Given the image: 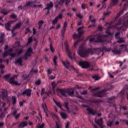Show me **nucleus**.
<instances>
[{
    "label": "nucleus",
    "instance_id": "obj_1",
    "mask_svg": "<svg viewBox=\"0 0 128 128\" xmlns=\"http://www.w3.org/2000/svg\"><path fill=\"white\" fill-rule=\"evenodd\" d=\"M78 52L79 56L82 58H86V56H88V54H100L102 52L100 48H99L89 49L88 52H86L84 47L80 46Z\"/></svg>",
    "mask_w": 128,
    "mask_h": 128
},
{
    "label": "nucleus",
    "instance_id": "obj_2",
    "mask_svg": "<svg viewBox=\"0 0 128 128\" xmlns=\"http://www.w3.org/2000/svg\"><path fill=\"white\" fill-rule=\"evenodd\" d=\"M112 86L110 84L107 85V90H104L101 92H98V88H100L98 87L93 90H92V92H93L94 96H97L98 98H102L106 94L107 90H110V88H112Z\"/></svg>",
    "mask_w": 128,
    "mask_h": 128
},
{
    "label": "nucleus",
    "instance_id": "obj_3",
    "mask_svg": "<svg viewBox=\"0 0 128 128\" xmlns=\"http://www.w3.org/2000/svg\"><path fill=\"white\" fill-rule=\"evenodd\" d=\"M117 26H120L119 27L120 30H122V28L124 26V28H126L128 26V17H125L123 20L120 22V23L117 24Z\"/></svg>",
    "mask_w": 128,
    "mask_h": 128
},
{
    "label": "nucleus",
    "instance_id": "obj_4",
    "mask_svg": "<svg viewBox=\"0 0 128 128\" xmlns=\"http://www.w3.org/2000/svg\"><path fill=\"white\" fill-rule=\"evenodd\" d=\"M35 4H40V2H36V0H35L34 2H26V4L24 5V6H32L33 8H41L42 6V4L36 5Z\"/></svg>",
    "mask_w": 128,
    "mask_h": 128
},
{
    "label": "nucleus",
    "instance_id": "obj_5",
    "mask_svg": "<svg viewBox=\"0 0 128 128\" xmlns=\"http://www.w3.org/2000/svg\"><path fill=\"white\" fill-rule=\"evenodd\" d=\"M84 28V26H83L78 29V34H74L73 38L74 40H76V38H80L82 36V34H84V30H82Z\"/></svg>",
    "mask_w": 128,
    "mask_h": 128
},
{
    "label": "nucleus",
    "instance_id": "obj_6",
    "mask_svg": "<svg viewBox=\"0 0 128 128\" xmlns=\"http://www.w3.org/2000/svg\"><path fill=\"white\" fill-rule=\"evenodd\" d=\"M18 78V76L14 75L12 78H10L9 80H8V82H10L11 84H15V86H20V84L18 82L14 80V78Z\"/></svg>",
    "mask_w": 128,
    "mask_h": 128
},
{
    "label": "nucleus",
    "instance_id": "obj_7",
    "mask_svg": "<svg viewBox=\"0 0 128 128\" xmlns=\"http://www.w3.org/2000/svg\"><path fill=\"white\" fill-rule=\"evenodd\" d=\"M68 88H60L57 90L58 94H60L62 96H65V98L68 96Z\"/></svg>",
    "mask_w": 128,
    "mask_h": 128
},
{
    "label": "nucleus",
    "instance_id": "obj_8",
    "mask_svg": "<svg viewBox=\"0 0 128 128\" xmlns=\"http://www.w3.org/2000/svg\"><path fill=\"white\" fill-rule=\"evenodd\" d=\"M78 64L82 68H88L90 66V63L86 61H80Z\"/></svg>",
    "mask_w": 128,
    "mask_h": 128
},
{
    "label": "nucleus",
    "instance_id": "obj_9",
    "mask_svg": "<svg viewBox=\"0 0 128 128\" xmlns=\"http://www.w3.org/2000/svg\"><path fill=\"white\" fill-rule=\"evenodd\" d=\"M94 122L96 124H98L101 128H106V126H104V119L102 118H100L99 120H96V118H95Z\"/></svg>",
    "mask_w": 128,
    "mask_h": 128
},
{
    "label": "nucleus",
    "instance_id": "obj_10",
    "mask_svg": "<svg viewBox=\"0 0 128 128\" xmlns=\"http://www.w3.org/2000/svg\"><path fill=\"white\" fill-rule=\"evenodd\" d=\"M62 18H64V16H62V13L60 14L52 21V24H58V20H62Z\"/></svg>",
    "mask_w": 128,
    "mask_h": 128
},
{
    "label": "nucleus",
    "instance_id": "obj_11",
    "mask_svg": "<svg viewBox=\"0 0 128 128\" xmlns=\"http://www.w3.org/2000/svg\"><path fill=\"white\" fill-rule=\"evenodd\" d=\"M89 20L91 22H92L94 24L90 25L88 26V28H94V26H96V19L94 18L92 15H90L89 17Z\"/></svg>",
    "mask_w": 128,
    "mask_h": 128
},
{
    "label": "nucleus",
    "instance_id": "obj_12",
    "mask_svg": "<svg viewBox=\"0 0 128 128\" xmlns=\"http://www.w3.org/2000/svg\"><path fill=\"white\" fill-rule=\"evenodd\" d=\"M8 97V91L6 90H3L2 94L0 95V98H2L3 100H6V98Z\"/></svg>",
    "mask_w": 128,
    "mask_h": 128
},
{
    "label": "nucleus",
    "instance_id": "obj_13",
    "mask_svg": "<svg viewBox=\"0 0 128 128\" xmlns=\"http://www.w3.org/2000/svg\"><path fill=\"white\" fill-rule=\"evenodd\" d=\"M33 54L32 48H29L25 54V56L26 58H30V56H32Z\"/></svg>",
    "mask_w": 128,
    "mask_h": 128
},
{
    "label": "nucleus",
    "instance_id": "obj_14",
    "mask_svg": "<svg viewBox=\"0 0 128 128\" xmlns=\"http://www.w3.org/2000/svg\"><path fill=\"white\" fill-rule=\"evenodd\" d=\"M50 116H52V118L56 120V122L58 124H61L60 122V118H58V116H56V114H53L52 112H50Z\"/></svg>",
    "mask_w": 128,
    "mask_h": 128
},
{
    "label": "nucleus",
    "instance_id": "obj_15",
    "mask_svg": "<svg viewBox=\"0 0 128 128\" xmlns=\"http://www.w3.org/2000/svg\"><path fill=\"white\" fill-rule=\"evenodd\" d=\"M22 94L23 96H24V94H26L27 96H32V90L26 89L24 92H22Z\"/></svg>",
    "mask_w": 128,
    "mask_h": 128
},
{
    "label": "nucleus",
    "instance_id": "obj_16",
    "mask_svg": "<svg viewBox=\"0 0 128 128\" xmlns=\"http://www.w3.org/2000/svg\"><path fill=\"white\" fill-rule=\"evenodd\" d=\"M96 39L90 38V42H100L102 40V36L100 35H97L95 36Z\"/></svg>",
    "mask_w": 128,
    "mask_h": 128
},
{
    "label": "nucleus",
    "instance_id": "obj_17",
    "mask_svg": "<svg viewBox=\"0 0 128 128\" xmlns=\"http://www.w3.org/2000/svg\"><path fill=\"white\" fill-rule=\"evenodd\" d=\"M65 44L66 50L67 52V54L68 56L72 60V55L70 54V48H68V42H66Z\"/></svg>",
    "mask_w": 128,
    "mask_h": 128
},
{
    "label": "nucleus",
    "instance_id": "obj_18",
    "mask_svg": "<svg viewBox=\"0 0 128 128\" xmlns=\"http://www.w3.org/2000/svg\"><path fill=\"white\" fill-rule=\"evenodd\" d=\"M22 26V22H19L18 24H16L13 28L12 30V34H13V36H16V33L14 32V30L18 28H20V26Z\"/></svg>",
    "mask_w": 128,
    "mask_h": 128
},
{
    "label": "nucleus",
    "instance_id": "obj_19",
    "mask_svg": "<svg viewBox=\"0 0 128 128\" xmlns=\"http://www.w3.org/2000/svg\"><path fill=\"white\" fill-rule=\"evenodd\" d=\"M12 116L14 117L16 120L18 119L20 116V113H18V110H16L12 112Z\"/></svg>",
    "mask_w": 128,
    "mask_h": 128
},
{
    "label": "nucleus",
    "instance_id": "obj_20",
    "mask_svg": "<svg viewBox=\"0 0 128 128\" xmlns=\"http://www.w3.org/2000/svg\"><path fill=\"white\" fill-rule=\"evenodd\" d=\"M66 26H68V22L66 21L64 22V24L62 30V36H64V32H66Z\"/></svg>",
    "mask_w": 128,
    "mask_h": 128
},
{
    "label": "nucleus",
    "instance_id": "obj_21",
    "mask_svg": "<svg viewBox=\"0 0 128 128\" xmlns=\"http://www.w3.org/2000/svg\"><path fill=\"white\" fill-rule=\"evenodd\" d=\"M46 8H45L44 10H50L52 8L54 7V3L52 2H50V4H46Z\"/></svg>",
    "mask_w": 128,
    "mask_h": 128
},
{
    "label": "nucleus",
    "instance_id": "obj_22",
    "mask_svg": "<svg viewBox=\"0 0 128 128\" xmlns=\"http://www.w3.org/2000/svg\"><path fill=\"white\" fill-rule=\"evenodd\" d=\"M12 10H6V9H2L1 10H0V12L1 14H4V16H6V14H8L9 12H12Z\"/></svg>",
    "mask_w": 128,
    "mask_h": 128
},
{
    "label": "nucleus",
    "instance_id": "obj_23",
    "mask_svg": "<svg viewBox=\"0 0 128 128\" xmlns=\"http://www.w3.org/2000/svg\"><path fill=\"white\" fill-rule=\"evenodd\" d=\"M67 92V96H74V91L72 89H68Z\"/></svg>",
    "mask_w": 128,
    "mask_h": 128
},
{
    "label": "nucleus",
    "instance_id": "obj_24",
    "mask_svg": "<svg viewBox=\"0 0 128 128\" xmlns=\"http://www.w3.org/2000/svg\"><path fill=\"white\" fill-rule=\"evenodd\" d=\"M86 110H88L89 114H92V116H94V114H96V111L95 110H94V109H92L90 108H88Z\"/></svg>",
    "mask_w": 128,
    "mask_h": 128
},
{
    "label": "nucleus",
    "instance_id": "obj_25",
    "mask_svg": "<svg viewBox=\"0 0 128 128\" xmlns=\"http://www.w3.org/2000/svg\"><path fill=\"white\" fill-rule=\"evenodd\" d=\"M62 64H63L64 68H68V70L69 66H70V62L66 60V62L62 61Z\"/></svg>",
    "mask_w": 128,
    "mask_h": 128
},
{
    "label": "nucleus",
    "instance_id": "obj_26",
    "mask_svg": "<svg viewBox=\"0 0 128 128\" xmlns=\"http://www.w3.org/2000/svg\"><path fill=\"white\" fill-rule=\"evenodd\" d=\"M28 126V122L26 121H22L18 125L19 128H24Z\"/></svg>",
    "mask_w": 128,
    "mask_h": 128
},
{
    "label": "nucleus",
    "instance_id": "obj_27",
    "mask_svg": "<svg viewBox=\"0 0 128 128\" xmlns=\"http://www.w3.org/2000/svg\"><path fill=\"white\" fill-rule=\"evenodd\" d=\"M14 64H18V66H22V58H19L15 62Z\"/></svg>",
    "mask_w": 128,
    "mask_h": 128
},
{
    "label": "nucleus",
    "instance_id": "obj_28",
    "mask_svg": "<svg viewBox=\"0 0 128 128\" xmlns=\"http://www.w3.org/2000/svg\"><path fill=\"white\" fill-rule=\"evenodd\" d=\"M112 52L114 54H122V50H118L116 49L112 50Z\"/></svg>",
    "mask_w": 128,
    "mask_h": 128
},
{
    "label": "nucleus",
    "instance_id": "obj_29",
    "mask_svg": "<svg viewBox=\"0 0 128 128\" xmlns=\"http://www.w3.org/2000/svg\"><path fill=\"white\" fill-rule=\"evenodd\" d=\"M64 106L65 108L67 110V112H70V108H68V102H64Z\"/></svg>",
    "mask_w": 128,
    "mask_h": 128
},
{
    "label": "nucleus",
    "instance_id": "obj_30",
    "mask_svg": "<svg viewBox=\"0 0 128 128\" xmlns=\"http://www.w3.org/2000/svg\"><path fill=\"white\" fill-rule=\"evenodd\" d=\"M60 114L63 120H66V118H68V114H66L64 112H61Z\"/></svg>",
    "mask_w": 128,
    "mask_h": 128
},
{
    "label": "nucleus",
    "instance_id": "obj_31",
    "mask_svg": "<svg viewBox=\"0 0 128 128\" xmlns=\"http://www.w3.org/2000/svg\"><path fill=\"white\" fill-rule=\"evenodd\" d=\"M12 22H8L6 24H5L6 28L8 30H10V24Z\"/></svg>",
    "mask_w": 128,
    "mask_h": 128
},
{
    "label": "nucleus",
    "instance_id": "obj_32",
    "mask_svg": "<svg viewBox=\"0 0 128 128\" xmlns=\"http://www.w3.org/2000/svg\"><path fill=\"white\" fill-rule=\"evenodd\" d=\"M38 28H41L42 27V24H44V20H40L38 22Z\"/></svg>",
    "mask_w": 128,
    "mask_h": 128
},
{
    "label": "nucleus",
    "instance_id": "obj_33",
    "mask_svg": "<svg viewBox=\"0 0 128 128\" xmlns=\"http://www.w3.org/2000/svg\"><path fill=\"white\" fill-rule=\"evenodd\" d=\"M4 33H2L0 36V42H4Z\"/></svg>",
    "mask_w": 128,
    "mask_h": 128
},
{
    "label": "nucleus",
    "instance_id": "obj_34",
    "mask_svg": "<svg viewBox=\"0 0 128 128\" xmlns=\"http://www.w3.org/2000/svg\"><path fill=\"white\" fill-rule=\"evenodd\" d=\"M56 60H58V56H55L53 59V62L54 64V66L58 65V62H56Z\"/></svg>",
    "mask_w": 128,
    "mask_h": 128
},
{
    "label": "nucleus",
    "instance_id": "obj_35",
    "mask_svg": "<svg viewBox=\"0 0 128 128\" xmlns=\"http://www.w3.org/2000/svg\"><path fill=\"white\" fill-rule=\"evenodd\" d=\"M10 74H8L6 75L5 76H4L3 78H4V80H6L7 82H8V79L10 78Z\"/></svg>",
    "mask_w": 128,
    "mask_h": 128
},
{
    "label": "nucleus",
    "instance_id": "obj_36",
    "mask_svg": "<svg viewBox=\"0 0 128 128\" xmlns=\"http://www.w3.org/2000/svg\"><path fill=\"white\" fill-rule=\"evenodd\" d=\"M42 106L44 110V112H46L47 110H48V108H46V103H43L42 104Z\"/></svg>",
    "mask_w": 128,
    "mask_h": 128
},
{
    "label": "nucleus",
    "instance_id": "obj_37",
    "mask_svg": "<svg viewBox=\"0 0 128 128\" xmlns=\"http://www.w3.org/2000/svg\"><path fill=\"white\" fill-rule=\"evenodd\" d=\"M110 14V12H108L107 13H106V12L104 13V17L103 18H100V20H104V18H106V16H108Z\"/></svg>",
    "mask_w": 128,
    "mask_h": 128
},
{
    "label": "nucleus",
    "instance_id": "obj_38",
    "mask_svg": "<svg viewBox=\"0 0 128 128\" xmlns=\"http://www.w3.org/2000/svg\"><path fill=\"white\" fill-rule=\"evenodd\" d=\"M12 100L13 104H16V96L12 97Z\"/></svg>",
    "mask_w": 128,
    "mask_h": 128
},
{
    "label": "nucleus",
    "instance_id": "obj_39",
    "mask_svg": "<svg viewBox=\"0 0 128 128\" xmlns=\"http://www.w3.org/2000/svg\"><path fill=\"white\" fill-rule=\"evenodd\" d=\"M44 123L42 124H39L36 126V128H44Z\"/></svg>",
    "mask_w": 128,
    "mask_h": 128
},
{
    "label": "nucleus",
    "instance_id": "obj_40",
    "mask_svg": "<svg viewBox=\"0 0 128 128\" xmlns=\"http://www.w3.org/2000/svg\"><path fill=\"white\" fill-rule=\"evenodd\" d=\"M78 40L75 42L74 44V46H72V48H76L78 47Z\"/></svg>",
    "mask_w": 128,
    "mask_h": 128
},
{
    "label": "nucleus",
    "instance_id": "obj_41",
    "mask_svg": "<svg viewBox=\"0 0 128 128\" xmlns=\"http://www.w3.org/2000/svg\"><path fill=\"white\" fill-rule=\"evenodd\" d=\"M56 128H62V123L56 122Z\"/></svg>",
    "mask_w": 128,
    "mask_h": 128
},
{
    "label": "nucleus",
    "instance_id": "obj_42",
    "mask_svg": "<svg viewBox=\"0 0 128 128\" xmlns=\"http://www.w3.org/2000/svg\"><path fill=\"white\" fill-rule=\"evenodd\" d=\"M124 10H121L118 14L116 16V18H120V14H124Z\"/></svg>",
    "mask_w": 128,
    "mask_h": 128
},
{
    "label": "nucleus",
    "instance_id": "obj_43",
    "mask_svg": "<svg viewBox=\"0 0 128 128\" xmlns=\"http://www.w3.org/2000/svg\"><path fill=\"white\" fill-rule=\"evenodd\" d=\"M114 121H112V122H108L107 123V126H114Z\"/></svg>",
    "mask_w": 128,
    "mask_h": 128
},
{
    "label": "nucleus",
    "instance_id": "obj_44",
    "mask_svg": "<svg viewBox=\"0 0 128 128\" xmlns=\"http://www.w3.org/2000/svg\"><path fill=\"white\" fill-rule=\"evenodd\" d=\"M118 0H112V3L114 6H116V4H118Z\"/></svg>",
    "mask_w": 128,
    "mask_h": 128
},
{
    "label": "nucleus",
    "instance_id": "obj_45",
    "mask_svg": "<svg viewBox=\"0 0 128 128\" xmlns=\"http://www.w3.org/2000/svg\"><path fill=\"white\" fill-rule=\"evenodd\" d=\"M22 49H19L18 51H17V54L18 56H20V54H22Z\"/></svg>",
    "mask_w": 128,
    "mask_h": 128
},
{
    "label": "nucleus",
    "instance_id": "obj_46",
    "mask_svg": "<svg viewBox=\"0 0 128 128\" xmlns=\"http://www.w3.org/2000/svg\"><path fill=\"white\" fill-rule=\"evenodd\" d=\"M32 42V37L30 38L28 40V45H30Z\"/></svg>",
    "mask_w": 128,
    "mask_h": 128
},
{
    "label": "nucleus",
    "instance_id": "obj_47",
    "mask_svg": "<svg viewBox=\"0 0 128 128\" xmlns=\"http://www.w3.org/2000/svg\"><path fill=\"white\" fill-rule=\"evenodd\" d=\"M116 42H120V44L122 42H124V38H119L118 40Z\"/></svg>",
    "mask_w": 128,
    "mask_h": 128
},
{
    "label": "nucleus",
    "instance_id": "obj_48",
    "mask_svg": "<svg viewBox=\"0 0 128 128\" xmlns=\"http://www.w3.org/2000/svg\"><path fill=\"white\" fill-rule=\"evenodd\" d=\"M92 78H94L95 80H100V77L98 76H92Z\"/></svg>",
    "mask_w": 128,
    "mask_h": 128
},
{
    "label": "nucleus",
    "instance_id": "obj_49",
    "mask_svg": "<svg viewBox=\"0 0 128 128\" xmlns=\"http://www.w3.org/2000/svg\"><path fill=\"white\" fill-rule=\"evenodd\" d=\"M56 104L60 108H62V104L60 103V102H58V103H56Z\"/></svg>",
    "mask_w": 128,
    "mask_h": 128
},
{
    "label": "nucleus",
    "instance_id": "obj_50",
    "mask_svg": "<svg viewBox=\"0 0 128 128\" xmlns=\"http://www.w3.org/2000/svg\"><path fill=\"white\" fill-rule=\"evenodd\" d=\"M50 50L52 52H54V47L52 46V44H50Z\"/></svg>",
    "mask_w": 128,
    "mask_h": 128
},
{
    "label": "nucleus",
    "instance_id": "obj_51",
    "mask_svg": "<svg viewBox=\"0 0 128 128\" xmlns=\"http://www.w3.org/2000/svg\"><path fill=\"white\" fill-rule=\"evenodd\" d=\"M4 116H6V115H4V113L2 112L0 115V120H2V118H4Z\"/></svg>",
    "mask_w": 128,
    "mask_h": 128
},
{
    "label": "nucleus",
    "instance_id": "obj_52",
    "mask_svg": "<svg viewBox=\"0 0 128 128\" xmlns=\"http://www.w3.org/2000/svg\"><path fill=\"white\" fill-rule=\"evenodd\" d=\"M10 18H18V16H16V14H12L10 16Z\"/></svg>",
    "mask_w": 128,
    "mask_h": 128
},
{
    "label": "nucleus",
    "instance_id": "obj_53",
    "mask_svg": "<svg viewBox=\"0 0 128 128\" xmlns=\"http://www.w3.org/2000/svg\"><path fill=\"white\" fill-rule=\"evenodd\" d=\"M12 50H14V49L12 48H11L8 51H7V52H8V54H10V56L11 54Z\"/></svg>",
    "mask_w": 128,
    "mask_h": 128
},
{
    "label": "nucleus",
    "instance_id": "obj_54",
    "mask_svg": "<svg viewBox=\"0 0 128 128\" xmlns=\"http://www.w3.org/2000/svg\"><path fill=\"white\" fill-rule=\"evenodd\" d=\"M76 98H82V96H80V94H78V92L76 91Z\"/></svg>",
    "mask_w": 128,
    "mask_h": 128
},
{
    "label": "nucleus",
    "instance_id": "obj_55",
    "mask_svg": "<svg viewBox=\"0 0 128 128\" xmlns=\"http://www.w3.org/2000/svg\"><path fill=\"white\" fill-rule=\"evenodd\" d=\"M102 8H106V3H104L103 2H102Z\"/></svg>",
    "mask_w": 128,
    "mask_h": 128
},
{
    "label": "nucleus",
    "instance_id": "obj_56",
    "mask_svg": "<svg viewBox=\"0 0 128 128\" xmlns=\"http://www.w3.org/2000/svg\"><path fill=\"white\" fill-rule=\"evenodd\" d=\"M17 53H12L10 54V56L12 58H14V56H16Z\"/></svg>",
    "mask_w": 128,
    "mask_h": 128
},
{
    "label": "nucleus",
    "instance_id": "obj_57",
    "mask_svg": "<svg viewBox=\"0 0 128 128\" xmlns=\"http://www.w3.org/2000/svg\"><path fill=\"white\" fill-rule=\"evenodd\" d=\"M66 1L65 5L68 6L70 4V0H65Z\"/></svg>",
    "mask_w": 128,
    "mask_h": 128
},
{
    "label": "nucleus",
    "instance_id": "obj_58",
    "mask_svg": "<svg viewBox=\"0 0 128 128\" xmlns=\"http://www.w3.org/2000/svg\"><path fill=\"white\" fill-rule=\"evenodd\" d=\"M44 94H46L44 88L42 89L41 96H42Z\"/></svg>",
    "mask_w": 128,
    "mask_h": 128
},
{
    "label": "nucleus",
    "instance_id": "obj_59",
    "mask_svg": "<svg viewBox=\"0 0 128 128\" xmlns=\"http://www.w3.org/2000/svg\"><path fill=\"white\" fill-rule=\"evenodd\" d=\"M108 30H110V27L108 28L106 32V34H108V36H110L112 34V33L108 31Z\"/></svg>",
    "mask_w": 128,
    "mask_h": 128
},
{
    "label": "nucleus",
    "instance_id": "obj_60",
    "mask_svg": "<svg viewBox=\"0 0 128 128\" xmlns=\"http://www.w3.org/2000/svg\"><path fill=\"white\" fill-rule=\"evenodd\" d=\"M8 54H8V52H4V58H6V56H8Z\"/></svg>",
    "mask_w": 128,
    "mask_h": 128
},
{
    "label": "nucleus",
    "instance_id": "obj_61",
    "mask_svg": "<svg viewBox=\"0 0 128 128\" xmlns=\"http://www.w3.org/2000/svg\"><path fill=\"white\" fill-rule=\"evenodd\" d=\"M35 84L37 86H40V80H38L36 81Z\"/></svg>",
    "mask_w": 128,
    "mask_h": 128
},
{
    "label": "nucleus",
    "instance_id": "obj_62",
    "mask_svg": "<svg viewBox=\"0 0 128 128\" xmlns=\"http://www.w3.org/2000/svg\"><path fill=\"white\" fill-rule=\"evenodd\" d=\"M86 4H82V10H86Z\"/></svg>",
    "mask_w": 128,
    "mask_h": 128
},
{
    "label": "nucleus",
    "instance_id": "obj_63",
    "mask_svg": "<svg viewBox=\"0 0 128 128\" xmlns=\"http://www.w3.org/2000/svg\"><path fill=\"white\" fill-rule=\"evenodd\" d=\"M76 16H78V18H84V16H82V14H76Z\"/></svg>",
    "mask_w": 128,
    "mask_h": 128
},
{
    "label": "nucleus",
    "instance_id": "obj_64",
    "mask_svg": "<svg viewBox=\"0 0 128 128\" xmlns=\"http://www.w3.org/2000/svg\"><path fill=\"white\" fill-rule=\"evenodd\" d=\"M70 126V122H67L66 124V128H68Z\"/></svg>",
    "mask_w": 128,
    "mask_h": 128
}]
</instances>
